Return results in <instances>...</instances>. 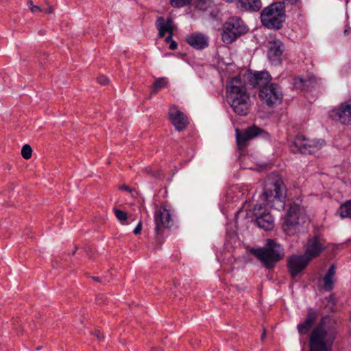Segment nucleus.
<instances>
[{"label": "nucleus", "instance_id": "nucleus-34", "mask_svg": "<svg viewBox=\"0 0 351 351\" xmlns=\"http://www.w3.org/2000/svg\"><path fill=\"white\" fill-rule=\"evenodd\" d=\"M93 335L97 337V339H100L102 338V335L99 331H95Z\"/></svg>", "mask_w": 351, "mask_h": 351}, {"label": "nucleus", "instance_id": "nucleus-21", "mask_svg": "<svg viewBox=\"0 0 351 351\" xmlns=\"http://www.w3.org/2000/svg\"><path fill=\"white\" fill-rule=\"evenodd\" d=\"M322 280L323 289L328 291L333 289L335 281V266L334 265L330 267L328 272L323 277Z\"/></svg>", "mask_w": 351, "mask_h": 351}, {"label": "nucleus", "instance_id": "nucleus-25", "mask_svg": "<svg viewBox=\"0 0 351 351\" xmlns=\"http://www.w3.org/2000/svg\"><path fill=\"white\" fill-rule=\"evenodd\" d=\"M113 212L117 219L121 224H127L126 221L128 219V214L125 212L118 208H114Z\"/></svg>", "mask_w": 351, "mask_h": 351}, {"label": "nucleus", "instance_id": "nucleus-37", "mask_svg": "<svg viewBox=\"0 0 351 351\" xmlns=\"http://www.w3.org/2000/svg\"><path fill=\"white\" fill-rule=\"evenodd\" d=\"M351 30V29L350 28L349 29H346L344 31V35L346 36L348 34L349 32Z\"/></svg>", "mask_w": 351, "mask_h": 351}, {"label": "nucleus", "instance_id": "nucleus-4", "mask_svg": "<svg viewBox=\"0 0 351 351\" xmlns=\"http://www.w3.org/2000/svg\"><path fill=\"white\" fill-rule=\"evenodd\" d=\"M308 222L309 217L305 209L298 204H293L285 214L282 228L287 234L295 235L302 232Z\"/></svg>", "mask_w": 351, "mask_h": 351}, {"label": "nucleus", "instance_id": "nucleus-38", "mask_svg": "<svg viewBox=\"0 0 351 351\" xmlns=\"http://www.w3.org/2000/svg\"><path fill=\"white\" fill-rule=\"evenodd\" d=\"M152 351H163L162 349L160 348H154Z\"/></svg>", "mask_w": 351, "mask_h": 351}, {"label": "nucleus", "instance_id": "nucleus-14", "mask_svg": "<svg viewBox=\"0 0 351 351\" xmlns=\"http://www.w3.org/2000/svg\"><path fill=\"white\" fill-rule=\"evenodd\" d=\"M310 259L305 255H293L288 259V267L292 276L301 272L308 264Z\"/></svg>", "mask_w": 351, "mask_h": 351}, {"label": "nucleus", "instance_id": "nucleus-15", "mask_svg": "<svg viewBox=\"0 0 351 351\" xmlns=\"http://www.w3.org/2000/svg\"><path fill=\"white\" fill-rule=\"evenodd\" d=\"M169 117L171 123L178 131L183 130L188 125L189 122L186 115L175 106L170 107Z\"/></svg>", "mask_w": 351, "mask_h": 351}, {"label": "nucleus", "instance_id": "nucleus-2", "mask_svg": "<svg viewBox=\"0 0 351 351\" xmlns=\"http://www.w3.org/2000/svg\"><path fill=\"white\" fill-rule=\"evenodd\" d=\"M227 99L234 112L239 116L246 115L250 107V95L240 77H235L227 84Z\"/></svg>", "mask_w": 351, "mask_h": 351}, {"label": "nucleus", "instance_id": "nucleus-26", "mask_svg": "<svg viewBox=\"0 0 351 351\" xmlns=\"http://www.w3.org/2000/svg\"><path fill=\"white\" fill-rule=\"evenodd\" d=\"M167 84V80L165 77L159 78L156 80L152 93H156L159 89L163 88Z\"/></svg>", "mask_w": 351, "mask_h": 351}, {"label": "nucleus", "instance_id": "nucleus-39", "mask_svg": "<svg viewBox=\"0 0 351 351\" xmlns=\"http://www.w3.org/2000/svg\"><path fill=\"white\" fill-rule=\"evenodd\" d=\"M93 279L96 281L99 282V277H94Z\"/></svg>", "mask_w": 351, "mask_h": 351}, {"label": "nucleus", "instance_id": "nucleus-24", "mask_svg": "<svg viewBox=\"0 0 351 351\" xmlns=\"http://www.w3.org/2000/svg\"><path fill=\"white\" fill-rule=\"evenodd\" d=\"M338 213L341 218L351 217V199L340 206Z\"/></svg>", "mask_w": 351, "mask_h": 351}, {"label": "nucleus", "instance_id": "nucleus-13", "mask_svg": "<svg viewBox=\"0 0 351 351\" xmlns=\"http://www.w3.org/2000/svg\"><path fill=\"white\" fill-rule=\"evenodd\" d=\"M326 249L324 239L319 236L310 238L305 245V256L310 260L317 257Z\"/></svg>", "mask_w": 351, "mask_h": 351}, {"label": "nucleus", "instance_id": "nucleus-11", "mask_svg": "<svg viewBox=\"0 0 351 351\" xmlns=\"http://www.w3.org/2000/svg\"><path fill=\"white\" fill-rule=\"evenodd\" d=\"M171 210L165 206L157 207L154 213L155 230L158 234L166 228H169L173 223Z\"/></svg>", "mask_w": 351, "mask_h": 351}, {"label": "nucleus", "instance_id": "nucleus-28", "mask_svg": "<svg viewBox=\"0 0 351 351\" xmlns=\"http://www.w3.org/2000/svg\"><path fill=\"white\" fill-rule=\"evenodd\" d=\"M27 5L29 9L34 14H38L40 12H43L44 8H41L39 5H34L32 1L29 0L27 2Z\"/></svg>", "mask_w": 351, "mask_h": 351}, {"label": "nucleus", "instance_id": "nucleus-29", "mask_svg": "<svg viewBox=\"0 0 351 351\" xmlns=\"http://www.w3.org/2000/svg\"><path fill=\"white\" fill-rule=\"evenodd\" d=\"M32 149L29 145H25L21 149V155L25 159H29L32 156Z\"/></svg>", "mask_w": 351, "mask_h": 351}, {"label": "nucleus", "instance_id": "nucleus-36", "mask_svg": "<svg viewBox=\"0 0 351 351\" xmlns=\"http://www.w3.org/2000/svg\"><path fill=\"white\" fill-rule=\"evenodd\" d=\"M121 189L123 190H126L129 192H131V190L130 189V188L126 185H123V186H121Z\"/></svg>", "mask_w": 351, "mask_h": 351}, {"label": "nucleus", "instance_id": "nucleus-35", "mask_svg": "<svg viewBox=\"0 0 351 351\" xmlns=\"http://www.w3.org/2000/svg\"><path fill=\"white\" fill-rule=\"evenodd\" d=\"M285 3H289V4H293L296 3L298 0H283Z\"/></svg>", "mask_w": 351, "mask_h": 351}, {"label": "nucleus", "instance_id": "nucleus-20", "mask_svg": "<svg viewBox=\"0 0 351 351\" xmlns=\"http://www.w3.org/2000/svg\"><path fill=\"white\" fill-rule=\"evenodd\" d=\"M316 313L312 310L309 311L304 323L298 325V330L300 335H306L308 332L313 322L316 319Z\"/></svg>", "mask_w": 351, "mask_h": 351}, {"label": "nucleus", "instance_id": "nucleus-23", "mask_svg": "<svg viewBox=\"0 0 351 351\" xmlns=\"http://www.w3.org/2000/svg\"><path fill=\"white\" fill-rule=\"evenodd\" d=\"M317 79L315 77H310L308 79H302L301 77H296L293 82V86L296 89L304 90L308 85L317 83Z\"/></svg>", "mask_w": 351, "mask_h": 351}, {"label": "nucleus", "instance_id": "nucleus-12", "mask_svg": "<svg viewBox=\"0 0 351 351\" xmlns=\"http://www.w3.org/2000/svg\"><path fill=\"white\" fill-rule=\"evenodd\" d=\"M254 215L257 225L265 230H270L274 227V217L270 211L262 204H256L254 208Z\"/></svg>", "mask_w": 351, "mask_h": 351}, {"label": "nucleus", "instance_id": "nucleus-5", "mask_svg": "<svg viewBox=\"0 0 351 351\" xmlns=\"http://www.w3.org/2000/svg\"><path fill=\"white\" fill-rule=\"evenodd\" d=\"M250 252L269 269L274 267L275 264L285 256L283 247L272 239L267 240L264 247L251 249Z\"/></svg>", "mask_w": 351, "mask_h": 351}, {"label": "nucleus", "instance_id": "nucleus-19", "mask_svg": "<svg viewBox=\"0 0 351 351\" xmlns=\"http://www.w3.org/2000/svg\"><path fill=\"white\" fill-rule=\"evenodd\" d=\"M283 50V45L280 40H271L268 44L267 56L271 60H278L282 56Z\"/></svg>", "mask_w": 351, "mask_h": 351}, {"label": "nucleus", "instance_id": "nucleus-30", "mask_svg": "<svg viewBox=\"0 0 351 351\" xmlns=\"http://www.w3.org/2000/svg\"><path fill=\"white\" fill-rule=\"evenodd\" d=\"M45 5L47 8H44L43 12L46 14H53L54 12L55 9L53 6L49 3L48 0H45Z\"/></svg>", "mask_w": 351, "mask_h": 351}, {"label": "nucleus", "instance_id": "nucleus-33", "mask_svg": "<svg viewBox=\"0 0 351 351\" xmlns=\"http://www.w3.org/2000/svg\"><path fill=\"white\" fill-rule=\"evenodd\" d=\"M169 43H170L169 48L171 49H176L177 48L178 45L174 40H172V38Z\"/></svg>", "mask_w": 351, "mask_h": 351}, {"label": "nucleus", "instance_id": "nucleus-3", "mask_svg": "<svg viewBox=\"0 0 351 351\" xmlns=\"http://www.w3.org/2000/svg\"><path fill=\"white\" fill-rule=\"evenodd\" d=\"M285 186L282 178L278 175L269 176L265 181L262 200L271 208L280 210L285 206Z\"/></svg>", "mask_w": 351, "mask_h": 351}, {"label": "nucleus", "instance_id": "nucleus-27", "mask_svg": "<svg viewBox=\"0 0 351 351\" xmlns=\"http://www.w3.org/2000/svg\"><path fill=\"white\" fill-rule=\"evenodd\" d=\"M170 5L173 8H182L190 4L193 0H169Z\"/></svg>", "mask_w": 351, "mask_h": 351}, {"label": "nucleus", "instance_id": "nucleus-8", "mask_svg": "<svg viewBox=\"0 0 351 351\" xmlns=\"http://www.w3.org/2000/svg\"><path fill=\"white\" fill-rule=\"evenodd\" d=\"M247 27L238 17H232L224 23L221 39L225 44H230L239 36L247 32Z\"/></svg>", "mask_w": 351, "mask_h": 351}, {"label": "nucleus", "instance_id": "nucleus-31", "mask_svg": "<svg viewBox=\"0 0 351 351\" xmlns=\"http://www.w3.org/2000/svg\"><path fill=\"white\" fill-rule=\"evenodd\" d=\"M97 82L101 85H106L109 83V79L105 75H100L97 78Z\"/></svg>", "mask_w": 351, "mask_h": 351}, {"label": "nucleus", "instance_id": "nucleus-6", "mask_svg": "<svg viewBox=\"0 0 351 351\" xmlns=\"http://www.w3.org/2000/svg\"><path fill=\"white\" fill-rule=\"evenodd\" d=\"M334 339L333 332L321 323L310 335L309 351H330Z\"/></svg>", "mask_w": 351, "mask_h": 351}, {"label": "nucleus", "instance_id": "nucleus-17", "mask_svg": "<svg viewBox=\"0 0 351 351\" xmlns=\"http://www.w3.org/2000/svg\"><path fill=\"white\" fill-rule=\"evenodd\" d=\"M156 27L158 30V35L160 37H164L166 34H168L165 38L166 42H169L172 38L173 32L176 27L173 23V21L171 18H169L165 21L162 17L158 18L156 22Z\"/></svg>", "mask_w": 351, "mask_h": 351}, {"label": "nucleus", "instance_id": "nucleus-32", "mask_svg": "<svg viewBox=\"0 0 351 351\" xmlns=\"http://www.w3.org/2000/svg\"><path fill=\"white\" fill-rule=\"evenodd\" d=\"M142 230V222L140 221L137 224L136 227L134 230V233L135 234H138L141 233Z\"/></svg>", "mask_w": 351, "mask_h": 351}, {"label": "nucleus", "instance_id": "nucleus-16", "mask_svg": "<svg viewBox=\"0 0 351 351\" xmlns=\"http://www.w3.org/2000/svg\"><path fill=\"white\" fill-rule=\"evenodd\" d=\"M237 132V141L239 147L244 146L247 141L251 140L255 136L261 135L265 132L261 128L253 125L247 128L243 132H241L238 129L236 130Z\"/></svg>", "mask_w": 351, "mask_h": 351}, {"label": "nucleus", "instance_id": "nucleus-9", "mask_svg": "<svg viewBox=\"0 0 351 351\" xmlns=\"http://www.w3.org/2000/svg\"><path fill=\"white\" fill-rule=\"evenodd\" d=\"M325 144L323 140H311L303 136H298L291 145V150L294 153L313 154L320 149Z\"/></svg>", "mask_w": 351, "mask_h": 351}, {"label": "nucleus", "instance_id": "nucleus-1", "mask_svg": "<svg viewBox=\"0 0 351 351\" xmlns=\"http://www.w3.org/2000/svg\"><path fill=\"white\" fill-rule=\"evenodd\" d=\"M270 75L267 71L256 73L251 80L254 86L260 88L258 97L268 106L280 104L283 98L281 87L274 83H269Z\"/></svg>", "mask_w": 351, "mask_h": 351}, {"label": "nucleus", "instance_id": "nucleus-7", "mask_svg": "<svg viewBox=\"0 0 351 351\" xmlns=\"http://www.w3.org/2000/svg\"><path fill=\"white\" fill-rule=\"evenodd\" d=\"M261 18L263 25L267 28L280 29L285 18L283 3H276L265 8Z\"/></svg>", "mask_w": 351, "mask_h": 351}, {"label": "nucleus", "instance_id": "nucleus-18", "mask_svg": "<svg viewBox=\"0 0 351 351\" xmlns=\"http://www.w3.org/2000/svg\"><path fill=\"white\" fill-rule=\"evenodd\" d=\"M187 43L196 49H202L208 45V37L202 33H193L186 38Z\"/></svg>", "mask_w": 351, "mask_h": 351}, {"label": "nucleus", "instance_id": "nucleus-10", "mask_svg": "<svg viewBox=\"0 0 351 351\" xmlns=\"http://www.w3.org/2000/svg\"><path fill=\"white\" fill-rule=\"evenodd\" d=\"M329 117L343 125H351V98L331 110Z\"/></svg>", "mask_w": 351, "mask_h": 351}, {"label": "nucleus", "instance_id": "nucleus-22", "mask_svg": "<svg viewBox=\"0 0 351 351\" xmlns=\"http://www.w3.org/2000/svg\"><path fill=\"white\" fill-rule=\"evenodd\" d=\"M238 6L246 10L258 11L262 7L261 0H239Z\"/></svg>", "mask_w": 351, "mask_h": 351}]
</instances>
